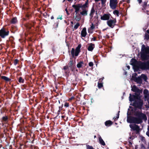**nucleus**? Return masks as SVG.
<instances>
[{"instance_id":"nucleus-48","label":"nucleus","mask_w":149,"mask_h":149,"mask_svg":"<svg viewBox=\"0 0 149 149\" xmlns=\"http://www.w3.org/2000/svg\"><path fill=\"white\" fill-rule=\"evenodd\" d=\"M148 131L146 132V134L149 137V126H148Z\"/></svg>"},{"instance_id":"nucleus-7","label":"nucleus","mask_w":149,"mask_h":149,"mask_svg":"<svg viewBox=\"0 0 149 149\" xmlns=\"http://www.w3.org/2000/svg\"><path fill=\"white\" fill-rule=\"evenodd\" d=\"M116 20L115 18H113L112 17H111L110 19L108 20L107 22V25L110 27L113 28L114 26L116 25Z\"/></svg>"},{"instance_id":"nucleus-12","label":"nucleus","mask_w":149,"mask_h":149,"mask_svg":"<svg viewBox=\"0 0 149 149\" xmlns=\"http://www.w3.org/2000/svg\"><path fill=\"white\" fill-rule=\"evenodd\" d=\"M111 15L109 13L104 14L102 16H101L100 19L102 20H108L109 19Z\"/></svg>"},{"instance_id":"nucleus-50","label":"nucleus","mask_w":149,"mask_h":149,"mask_svg":"<svg viewBox=\"0 0 149 149\" xmlns=\"http://www.w3.org/2000/svg\"><path fill=\"white\" fill-rule=\"evenodd\" d=\"M58 24H59L58 22H57L55 23V24H54V25L55 26H56V28H57L58 27Z\"/></svg>"},{"instance_id":"nucleus-58","label":"nucleus","mask_w":149,"mask_h":149,"mask_svg":"<svg viewBox=\"0 0 149 149\" xmlns=\"http://www.w3.org/2000/svg\"><path fill=\"white\" fill-rule=\"evenodd\" d=\"M43 16L45 17H46V16H47V15H46V13L45 14H43Z\"/></svg>"},{"instance_id":"nucleus-15","label":"nucleus","mask_w":149,"mask_h":149,"mask_svg":"<svg viewBox=\"0 0 149 149\" xmlns=\"http://www.w3.org/2000/svg\"><path fill=\"white\" fill-rule=\"evenodd\" d=\"M81 45L80 44H79L77 47L76 48L74 52L76 56H78L79 54L81 52L80 48L81 47Z\"/></svg>"},{"instance_id":"nucleus-43","label":"nucleus","mask_w":149,"mask_h":149,"mask_svg":"<svg viewBox=\"0 0 149 149\" xmlns=\"http://www.w3.org/2000/svg\"><path fill=\"white\" fill-rule=\"evenodd\" d=\"M145 37L146 39L148 40L149 39V35L148 34L146 33L145 35Z\"/></svg>"},{"instance_id":"nucleus-25","label":"nucleus","mask_w":149,"mask_h":149,"mask_svg":"<svg viewBox=\"0 0 149 149\" xmlns=\"http://www.w3.org/2000/svg\"><path fill=\"white\" fill-rule=\"evenodd\" d=\"M113 123L109 120L106 121L105 122V125L106 127H109L113 124Z\"/></svg>"},{"instance_id":"nucleus-21","label":"nucleus","mask_w":149,"mask_h":149,"mask_svg":"<svg viewBox=\"0 0 149 149\" xmlns=\"http://www.w3.org/2000/svg\"><path fill=\"white\" fill-rule=\"evenodd\" d=\"M95 47V45L94 44L92 43L90 44L88 46L87 49L88 51H92Z\"/></svg>"},{"instance_id":"nucleus-20","label":"nucleus","mask_w":149,"mask_h":149,"mask_svg":"<svg viewBox=\"0 0 149 149\" xmlns=\"http://www.w3.org/2000/svg\"><path fill=\"white\" fill-rule=\"evenodd\" d=\"M87 34L86 28L85 27L83 28L81 31V36L83 37H85L86 36Z\"/></svg>"},{"instance_id":"nucleus-39","label":"nucleus","mask_w":149,"mask_h":149,"mask_svg":"<svg viewBox=\"0 0 149 149\" xmlns=\"http://www.w3.org/2000/svg\"><path fill=\"white\" fill-rule=\"evenodd\" d=\"M146 50L145 46L143 45H142L141 51L145 52Z\"/></svg>"},{"instance_id":"nucleus-57","label":"nucleus","mask_w":149,"mask_h":149,"mask_svg":"<svg viewBox=\"0 0 149 149\" xmlns=\"http://www.w3.org/2000/svg\"><path fill=\"white\" fill-rule=\"evenodd\" d=\"M60 111H61V110H58V112H57V113L58 114V115L59 113H60Z\"/></svg>"},{"instance_id":"nucleus-56","label":"nucleus","mask_w":149,"mask_h":149,"mask_svg":"<svg viewBox=\"0 0 149 149\" xmlns=\"http://www.w3.org/2000/svg\"><path fill=\"white\" fill-rule=\"evenodd\" d=\"M34 136V134H33V137H32V138H33V140H32V143H33V141H34V139H33V137Z\"/></svg>"},{"instance_id":"nucleus-13","label":"nucleus","mask_w":149,"mask_h":149,"mask_svg":"<svg viewBox=\"0 0 149 149\" xmlns=\"http://www.w3.org/2000/svg\"><path fill=\"white\" fill-rule=\"evenodd\" d=\"M8 118L7 116L5 115L4 116H3L1 119V122L2 123V124H6L8 123Z\"/></svg>"},{"instance_id":"nucleus-22","label":"nucleus","mask_w":149,"mask_h":149,"mask_svg":"<svg viewBox=\"0 0 149 149\" xmlns=\"http://www.w3.org/2000/svg\"><path fill=\"white\" fill-rule=\"evenodd\" d=\"M95 28V26L94 25L93 23H92L91 24V27L88 29V33H93V30Z\"/></svg>"},{"instance_id":"nucleus-26","label":"nucleus","mask_w":149,"mask_h":149,"mask_svg":"<svg viewBox=\"0 0 149 149\" xmlns=\"http://www.w3.org/2000/svg\"><path fill=\"white\" fill-rule=\"evenodd\" d=\"M74 52H75L74 49V48H72V50L71 51V55H72V58H74V62L75 63V60L76 59V57H75V56H76L75 55H74V54H75Z\"/></svg>"},{"instance_id":"nucleus-18","label":"nucleus","mask_w":149,"mask_h":149,"mask_svg":"<svg viewBox=\"0 0 149 149\" xmlns=\"http://www.w3.org/2000/svg\"><path fill=\"white\" fill-rule=\"evenodd\" d=\"M88 0H86V1H85V4L83 5H82L81 4H80L81 5V7L82 8V9H85L86 10V9L87 8H88L89 6V4H88Z\"/></svg>"},{"instance_id":"nucleus-11","label":"nucleus","mask_w":149,"mask_h":149,"mask_svg":"<svg viewBox=\"0 0 149 149\" xmlns=\"http://www.w3.org/2000/svg\"><path fill=\"white\" fill-rule=\"evenodd\" d=\"M72 6L75 9V12L76 13V14L78 13L80 8H81V5L80 3H78L76 5L74 4Z\"/></svg>"},{"instance_id":"nucleus-44","label":"nucleus","mask_w":149,"mask_h":149,"mask_svg":"<svg viewBox=\"0 0 149 149\" xmlns=\"http://www.w3.org/2000/svg\"><path fill=\"white\" fill-rule=\"evenodd\" d=\"M88 65L90 67H93L94 64L93 62H90L89 63Z\"/></svg>"},{"instance_id":"nucleus-16","label":"nucleus","mask_w":149,"mask_h":149,"mask_svg":"<svg viewBox=\"0 0 149 149\" xmlns=\"http://www.w3.org/2000/svg\"><path fill=\"white\" fill-rule=\"evenodd\" d=\"M141 57L142 61L147 60L148 59V56L144 52L141 53Z\"/></svg>"},{"instance_id":"nucleus-63","label":"nucleus","mask_w":149,"mask_h":149,"mask_svg":"<svg viewBox=\"0 0 149 149\" xmlns=\"http://www.w3.org/2000/svg\"><path fill=\"white\" fill-rule=\"evenodd\" d=\"M95 2H97L100 0H94Z\"/></svg>"},{"instance_id":"nucleus-34","label":"nucleus","mask_w":149,"mask_h":149,"mask_svg":"<svg viewBox=\"0 0 149 149\" xmlns=\"http://www.w3.org/2000/svg\"><path fill=\"white\" fill-rule=\"evenodd\" d=\"M24 79H22L21 77H20L19 78L18 80V82L20 83H23L24 82Z\"/></svg>"},{"instance_id":"nucleus-52","label":"nucleus","mask_w":149,"mask_h":149,"mask_svg":"<svg viewBox=\"0 0 149 149\" xmlns=\"http://www.w3.org/2000/svg\"><path fill=\"white\" fill-rule=\"evenodd\" d=\"M63 106V104H62L61 106L59 107V110H61L62 109V108Z\"/></svg>"},{"instance_id":"nucleus-59","label":"nucleus","mask_w":149,"mask_h":149,"mask_svg":"<svg viewBox=\"0 0 149 149\" xmlns=\"http://www.w3.org/2000/svg\"><path fill=\"white\" fill-rule=\"evenodd\" d=\"M129 139L130 140V139H132V140L133 139V138H132V136H130V137H129Z\"/></svg>"},{"instance_id":"nucleus-38","label":"nucleus","mask_w":149,"mask_h":149,"mask_svg":"<svg viewBox=\"0 0 149 149\" xmlns=\"http://www.w3.org/2000/svg\"><path fill=\"white\" fill-rule=\"evenodd\" d=\"M79 26H80L79 23H77V24L76 25H74V28L75 29H78V28Z\"/></svg>"},{"instance_id":"nucleus-30","label":"nucleus","mask_w":149,"mask_h":149,"mask_svg":"<svg viewBox=\"0 0 149 149\" xmlns=\"http://www.w3.org/2000/svg\"><path fill=\"white\" fill-rule=\"evenodd\" d=\"M75 19L76 20L79 21L81 19V16L80 14H79L78 13L76 14Z\"/></svg>"},{"instance_id":"nucleus-45","label":"nucleus","mask_w":149,"mask_h":149,"mask_svg":"<svg viewBox=\"0 0 149 149\" xmlns=\"http://www.w3.org/2000/svg\"><path fill=\"white\" fill-rule=\"evenodd\" d=\"M101 3L102 5L105 4L106 0H101Z\"/></svg>"},{"instance_id":"nucleus-41","label":"nucleus","mask_w":149,"mask_h":149,"mask_svg":"<svg viewBox=\"0 0 149 149\" xmlns=\"http://www.w3.org/2000/svg\"><path fill=\"white\" fill-rule=\"evenodd\" d=\"M147 3L145 1L143 3V7L145 8L147 6Z\"/></svg>"},{"instance_id":"nucleus-49","label":"nucleus","mask_w":149,"mask_h":149,"mask_svg":"<svg viewBox=\"0 0 149 149\" xmlns=\"http://www.w3.org/2000/svg\"><path fill=\"white\" fill-rule=\"evenodd\" d=\"M64 106L65 107H68L69 106V104L68 103L65 102L64 104Z\"/></svg>"},{"instance_id":"nucleus-61","label":"nucleus","mask_w":149,"mask_h":149,"mask_svg":"<svg viewBox=\"0 0 149 149\" xmlns=\"http://www.w3.org/2000/svg\"><path fill=\"white\" fill-rule=\"evenodd\" d=\"M146 32L148 34H149V29H148L146 31Z\"/></svg>"},{"instance_id":"nucleus-60","label":"nucleus","mask_w":149,"mask_h":149,"mask_svg":"<svg viewBox=\"0 0 149 149\" xmlns=\"http://www.w3.org/2000/svg\"><path fill=\"white\" fill-rule=\"evenodd\" d=\"M51 19H54V17L53 16H52L51 17Z\"/></svg>"},{"instance_id":"nucleus-29","label":"nucleus","mask_w":149,"mask_h":149,"mask_svg":"<svg viewBox=\"0 0 149 149\" xmlns=\"http://www.w3.org/2000/svg\"><path fill=\"white\" fill-rule=\"evenodd\" d=\"M84 64V62L82 61H80L78 62L77 65V67L78 68H82L83 65Z\"/></svg>"},{"instance_id":"nucleus-55","label":"nucleus","mask_w":149,"mask_h":149,"mask_svg":"<svg viewBox=\"0 0 149 149\" xmlns=\"http://www.w3.org/2000/svg\"><path fill=\"white\" fill-rule=\"evenodd\" d=\"M138 1L139 3L140 4L142 2V0H138Z\"/></svg>"},{"instance_id":"nucleus-40","label":"nucleus","mask_w":149,"mask_h":149,"mask_svg":"<svg viewBox=\"0 0 149 149\" xmlns=\"http://www.w3.org/2000/svg\"><path fill=\"white\" fill-rule=\"evenodd\" d=\"M86 149H95L92 146L88 145L86 146Z\"/></svg>"},{"instance_id":"nucleus-3","label":"nucleus","mask_w":149,"mask_h":149,"mask_svg":"<svg viewBox=\"0 0 149 149\" xmlns=\"http://www.w3.org/2000/svg\"><path fill=\"white\" fill-rule=\"evenodd\" d=\"M138 70L139 69L143 70L149 69V61L142 62L139 61V64H138Z\"/></svg>"},{"instance_id":"nucleus-9","label":"nucleus","mask_w":149,"mask_h":149,"mask_svg":"<svg viewBox=\"0 0 149 149\" xmlns=\"http://www.w3.org/2000/svg\"><path fill=\"white\" fill-rule=\"evenodd\" d=\"M118 2V0H110L109 5L110 8L113 10L115 9Z\"/></svg>"},{"instance_id":"nucleus-8","label":"nucleus","mask_w":149,"mask_h":149,"mask_svg":"<svg viewBox=\"0 0 149 149\" xmlns=\"http://www.w3.org/2000/svg\"><path fill=\"white\" fill-rule=\"evenodd\" d=\"M9 33L8 30L3 27L0 30V36L2 38H4L8 35Z\"/></svg>"},{"instance_id":"nucleus-64","label":"nucleus","mask_w":149,"mask_h":149,"mask_svg":"<svg viewBox=\"0 0 149 149\" xmlns=\"http://www.w3.org/2000/svg\"><path fill=\"white\" fill-rule=\"evenodd\" d=\"M65 117V116H61V118H64Z\"/></svg>"},{"instance_id":"nucleus-36","label":"nucleus","mask_w":149,"mask_h":149,"mask_svg":"<svg viewBox=\"0 0 149 149\" xmlns=\"http://www.w3.org/2000/svg\"><path fill=\"white\" fill-rule=\"evenodd\" d=\"M97 86L99 88H101L103 86V83L98 82Z\"/></svg>"},{"instance_id":"nucleus-14","label":"nucleus","mask_w":149,"mask_h":149,"mask_svg":"<svg viewBox=\"0 0 149 149\" xmlns=\"http://www.w3.org/2000/svg\"><path fill=\"white\" fill-rule=\"evenodd\" d=\"M130 127L134 131H136L137 132H139V126L136 124L130 125Z\"/></svg>"},{"instance_id":"nucleus-33","label":"nucleus","mask_w":149,"mask_h":149,"mask_svg":"<svg viewBox=\"0 0 149 149\" xmlns=\"http://www.w3.org/2000/svg\"><path fill=\"white\" fill-rule=\"evenodd\" d=\"M143 94L145 95H145V97H146L147 96L148 94V91L147 89H145L143 91Z\"/></svg>"},{"instance_id":"nucleus-54","label":"nucleus","mask_w":149,"mask_h":149,"mask_svg":"<svg viewBox=\"0 0 149 149\" xmlns=\"http://www.w3.org/2000/svg\"><path fill=\"white\" fill-rule=\"evenodd\" d=\"M65 10L66 11L67 13L68 14H69V13H68V11L67 10V8H66L65 9Z\"/></svg>"},{"instance_id":"nucleus-19","label":"nucleus","mask_w":149,"mask_h":149,"mask_svg":"<svg viewBox=\"0 0 149 149\" xmlns=\"http://www.w3.org/2000/svg\"><path fill=\"white\" fill-rule=\"evenodd\" d=\"M36 23L35 22L30 21L28 23L27 26V27L29 29H30L31 27H33L35 24Z\"/></svg>"},{"instance_id":"nucleus-6","label":"nucleus","mask_w":149,"mask_h":149,"mask_svg":"<svg viewBox=\"0 0 149 149\" xmlns=\"http://www.w3.org/2000/svg\"><path fill=\"white\" fill-rule=\"evenodd\" d=\"M130 64L133 66V68L134 71H138V64H139V61H137L135 59L132 58L130 61Z\"/></svg>"},{"instance_id":"nucleus-37","label":"nucleus","mask_w":149,"mask_h":149,"mask_svg":"<svg viewBox=\"0 0 149 149\" xmlns=\"http://www.w3.org/2000/svg\"><path fill=\"white\" fill-rule=\"evenodd\" d=\"M119 112L120 111H118V113H117V116L116 117H114L113 118L114 119V121H116V120H117V119L119 118Z\"/></svg>"},{"instance_id":"nucleus-1","label":"nucleus","mask_w":149,"mask_h":149,"mask_svg":"<svg viewBox=\"0 0 149 149\" xmlns=\"http://www.w3.org/2000/svg\"><path fill=\"white\" fill-rule=\"evenodd\" d=\"M75 63L74 62L73 59L70 58V60L67 65L63 67V69L65 70V73L66 75H68L70 73V70L73 71L75 68Z\"/></svg>"},{"instance_id":"nucleus-23","label":"nucleus","mask_w":149,"mask_h":149,"mask_svg":"<svg viewBox=\"0 0 149 149\" xmlns=\"http://www.w3.org/2000/svg\"><path fill=\"white\" fill-rule=\"evenodd\" d=\"M1 79L3 80L6 82H10L11 81L10 78H9L6 76H1Z\"/></svg>"},{"instance_id":"nucleus-35","label":"nucleus","mask_w":149,"mask_h":149,"mask_svg":"<svg viewBox=\"0 0 149 149\" xmlns=\"http://www.w3.org/2000/svg\"><path fill=\"white\" fill-rule=\"evenodd\" d=\"M113 14L115 15H116L117 16H119V12L117 10H115L113 11Z\"/></svg>"},{"instance_id":"nucleus-47","label":"nucleus","mask_w":149,"mask_h":149,"mask_svg":"<svg viewBox=\"0 0 149 149\" xmlns=\"http://www.w3.org/2000/svg\"><path fill=\"white\" fill-rule=\"evenodd\" d=\"M26 17L28 19H30V17H31V15H30L29 14H26Z\"/></svg>"},{"instance_id":"nucleus-51","label":"nucleus","mask_w":149,"mask_h":149,"mask_svg":"<svg viewBox=\"0 0 149 149\" xmlns=\"http://www.w3.org/2000/svg\"><path fill=\"white\" fill-rule=\"evenodd\" d=\"M96 38L95 37H94L93 38H92L91 39V41H96Z\"/></svg>"},{"instance_id":"nucleus-46","label":"nucleus","mask_w":149,"mask_h":149,"mask_svg":"<svg viewBox=\"0 0 149 149\" xmlns=\"http://www.w3.org/2000/svg\"><path fill=\"white\" fill-rule=\"evenodd\" d=\"M128 141L129 143V146L130 147H131V146L132 145V143L131 142V141L130 140L128 139Z\"/></svg>"},{"instance_id":"nucleus-28","label":"nucleus","mask_w":149,"mask_h":149,"mask_svg":"<svg viewBox=\"0 0 149 149\" xmlns=\"http://www.w3.org/2000/svg\"><path fill=\"white\" fill-rule=\"evenodd\" d=\"M17 20L16 17H13L10 21L11 24H15L17 23Z\"/></svg>"},{"instance_id":"nucleus-53","label":"nucleus","mask_w":149,"mask_h":149,"mask_svg":"<svg viewBox=\"0 0 149 149\" xmlns=\"http://www.w3.org/2000/svg\"><path fill=\"white\" fill-rule=\"evenodd\" d=\"M63 18H62V16H61V17H58L57 18V19H60L61 20H62V19Z\"/></svg>"},{"instance_id":"nucleus-42","label":"nucleus","mask_w":149,"mask_h":149,"mask_svg":"<svg viewBox=\"0 0 149 149\" xmlns=\"http://www.w3.org/2000/svg\"><path fill=\"white\" fill-rule=\"evenodd\" d=\"M19 61L17 59H15V60L14 62V64L15 65H16L18 63Z\"/></svg>"},{"instance_id":"nucleus-31","label":"nucleus","mask_w":149,"mask_h":149,"mask_svg":"<svg viewBox=\"0 0 149 149\" xmlns=\"http://www.w3.org/2000/svg\"><path fill=\"white\" fill-rule=\"evenodd\" d=\"M88 11L86 10L82 9V11L80 12V14L83 16H86L87 15Z\"/></svg>"},{"instance_id":"nucleus-5","label":"nucleus","mask_w":149,"mask_h":149,"mask_svg":"<svg viewBox=\"0 0 149 149\" xmlns=\"http://www.w3.org/2000/svg\"><path fill=\"white\" fill-rule=\"evenodd\" d=\"M140 93L136 92L134 93V95H132L131 94H130L129 97V100L131 102H132L135 101V100L140 99Z\"/></svg>"},{"instance_id":"nucleus-4","label":"nucleus","mask_w":149,"mask_h":149,"mask_svg":"<svg viewBox=\"0 0 149 149\" xmlns=\"http://www.w3.org/2000/svg\"><path fill=\"white\" fill-rule=\"evenodd\" d=\"M136 116L137 117V118L140 120V122L142 123L143 120L146 121L147 120V117L146 115L142 113L139 112H136Z\"/></svg>"},{"instance_id":"nucleus-10","label":"nucleus","mask_w":149,"mask_h":149,"mask_svg":"<svg viewBox=\"0 0 149 149\" xmlns=\"http://www.w3.org/2000/svg\"><path fill=\"white\" fill-rule=\"evenodd\" d=\"M132 79L137 84H141L142 82V80L140 77H137L136 76H132Z\"/></svg>"},{"instance_id":"nucleus-27","label":"nucleus","mask_w":149,"mask_h":149,"mask_svg":"<svg viewBox=\"0 0 149 149\" xmlns=\"http://www.w3.org/2000/svg\"><path fill=\"white\" fill-rule=\"evenodd\" d=\"M95 12L94 7V6H93L91 9V13L90 14V16L91 18L93 17Z\"/></svg>"},{"instance_id":"nucleus-62","label":"nucleus","mask_w":149,"mask_h":149,"mask_svg":"<svg viewBox=\"0 0 149 149\" xmlns=\"http://www.w3.org/2000/svg\"><path fill=\"white\" fill-rule=\"evenodd\" d=\"M46 15H47L48 17H49V14H47V13H46Z\"/></svg>"},{"instance_id":"nucleus-24","label":"nucleus","mask_w":149,"mask_h":149,"mask_svg":"<svg viewBox=\"0 0 149 149\" xmlns=\"http://www.w3.org/2000/svg\"><path fill=\"white\" fill-rule=\"evenodd\" d=\"M99 137H98V140L99 141V143H100L101 144V145L104 146L105 145V143L103 140V139H102L101 136L99 135Z\"/></svg>"},{"instance_id":"nucleus-17","label":"nucleus","mask_w":149,"mask_h":149,"mask_svg":"<svg viewBox=\"0 0 149 149\" xmlns=\"http://www.w3.org/2000/svg\"><path fill=\"white\" fill-rule=\"evenodd\" d=\"M132 91L133 92L135 93H141L142 91L141 90L139 89L135 85H133L131 89Z\"/></svg>"},{"instance_id":"nucleus-2","label":"nucleus","mask_w":149,"mask_h":149,"mask_svg":"<svg viewBox=\"0 0 149 149\" xmlns=\"http://www.w3.org/2000/svg\"><path fill=\"white\" fill-rule=\"evenodd\" d=\"M140 120L136 117L132 116H127V122L130 123L141 124V123L140 122Z\"/></svg>"},{"instance_id":"nucleus-32","label":"nucleus","mask_w":149,"mask_h":149,"mask_svg":"<svg viewBox=\"0 0 149 149\" xmlns=\"http://www.w3.org/2000/svg\"><path fill=\"white\" fill-rule=\"evenodd\" d=\"M140 77L141 78V79L142 78L145 81H146L148 79L147 76L144 74H142Z\"/></svg>"}]
</instances>
